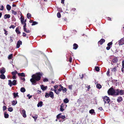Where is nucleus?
<instances>
[{
  "mask_svg": "<svg viewBox=\"0 0 124 124\" xmlns=\"http://www.w3.org/2000/svg\"><path fill=\"white\" fill-rule=\"evenodd\" d=\"M41 74L40 73H38L33 75L32 78H31L30 81L33 85H35L37 84L36 81H39L40 79Z\"/></svg>",
  "mask_w": 124,
  "mask_h": 124,
  "instance_id": "f257e3e1",
  "label": "nucleus"
},
{
  "mask_svg": "<svg viewBox=\"0 0 124 124\" xmlns=\"http://www.w3.org/2000/svg\"><path fill=\"white\" fill-rule=\"evenodd\" d=\"M115 92V89L111 87L108 90V93L109 95H114Z\"/></svg>",
  "mask_w": 124,
  "mask_h": 124,
  "instance_id": "f03ea898",
  "label": "nucleus"
},
{
  "mask_svg": "<svg viewBox=\"0 0 124 124\" xmlns=\"http://www.w3.org/2000/svg\"><path fill=\"white\" fill-rule=\"evenodd\" d=\"M103 100L105 104L106 103H108L110 101L109 98L106 96H105L104 97Z\"/></svg>",
  "mask_w": 124,
  "mask_h": 124,
  "instance_id": "7ed1b4c3",
  "label": "nucleus"
},
{
  "mask_svg": "<svg viewBox=\"0 0 124 124\" xmlns=\"http://www.w3.org/2000/svg\"><path fill=\"white\" fill-rule=\"evenodd\" d=\"M67 106V105L65 104H62L60 106V111H64V109Z\"/></svg>",
  "mask_w": 124,
  "mask_h": 124,
  "instance_id": "20e7f679",
  "label": "nucleus"
},
{
  "mask_svg": "<svg viewBox=\"0 0 124 124\" xmlns=\"http://www.w3.org/2000/svg\"><path fill=\"white\" fill-rule=\"evenodd\" d=\"M118 43L120 45H122L124 44V38H122L118 41Z\"/></svg>",
  "mask_w": 124,
  "mask_h": 124,
  "instance_id": "39448f33",
  "label": "nucleus"
},
{
  "mask_svg": "<svg viewBox=\"0 0 124 124\" xmlns=\"http://www.w3.org/2000/svg\"><path fill=\"white\" fill-rule=\"evenodd\" d=\"M113 59L112 60V61L114 63H116L118 61V58L115 56H112Z\"/></svg>",
  "mask_w": 124,
  "mask_h": 124,
  "instance_id": "423d86ee",
  "label": "nucleus"
},
{
  "mask_svg": "<svg viewBox=\"0 0 124 124\" xmlns=\"http://www.w3.org/2000/svg\"><path fill=\"white\" fill-rule=\"evenodd\" d=\"M105 41V40L103 39H101V40L99 41L98 42V44L99 46V45H102L103 43H104Z\"/></svg>",
  "mask_w": 124,
  "mask_h": 124,
  "instance_id": "0eeeda50",
  "label": "nucleus"
},
{
  "mask_svg": "<svg viewBox=\"0 0 124 124\" xmlns=\"http://www.w3.org/2000/svg\"><path fill=\"white\" fill-rule=\"evenodd\" d=\"M21 113L24 117L25 118L26 117V114L25 111L24 109H23L22 110Z\"/></svg>",
  "mask_w": 124,
  "mask_h": 124,
  "instance_id": "6e6552de",
  "label": "nucleus"
},
{
  "mask_svg": "<svg viewBox=\"0 0 124 124\" xmlns=\"http://www.w3.org/2000/svg\"><path fill=\"white\" fill-rule=\"evenodd\" d=\"M22 42L20 40L18 41L17 42L16 45V47L17 48H19L20 46V45H21Z\"/></svg>",
  "mask_w": 124,
  "mask_h": 124,
  "instance_id": "1a4fd4ad",
  "label": "nucleus"
},
{
  "mask_svg": "<svg viewBox=\"0 0 124 124\" xmlns=\"http://www.w3.org/2000/svg\"><path fill=\"white\" fill-rule=\"evenodd\" d=\"M49 95L52 99H53L54 98V94L53 92L52 91L50 92L49 93Z\"/></svg>",
  "mask_w": 124,
  "mask_h": 124,
  "instance_id": "9d476101",
  "label": "nucleus"
},
{
  "mask_svg": "<svg viewBox=\"0 0 124 124\" xmlns=\"http://www.w3.org/2000/svg\"><path fill=\"white\" fill-rule=\"evenodd\" d=\"M119 95H122L124 94V90L119 89Z\"/></svg>",
  "mask_w": 124,
  "mask_h": 124,
  "instance_id": "9b49d317",
  "label": "nucleus"
},
{
  "mask_svg": "<svg viewBox=\"0 0 124 124\" xmlns=\"http://www.w3.org/2000/svg\"><path fill=\"white\" fill-rule=\"evenodd\" d=\"M6 71L5 69L4 68H2L0 71V73L1 74H4Z\"/></svg>",
  "mask_w": 124,
  "mask_h": 124,
  "instance_id": "f8f14e48",
  "label": "nucleus"
},
{
  "mask_svg": "<svg viewBox=\"0 0 124 124\" xmlns=\"http://www.w3.org/2000/svg\"><path fill=\"white\" fill-rule=\"evenodd\" d=\"M119 89H115V94L114 95H119Z\"/></svg>",
  "mask_w": 124,
  "mask_h": 124,
  "instance_id": "ddd939ff",
  "label": "nucleus"
},
{
  "mask_svg": "<svg viewBox=\"0 0 124 124\" xmlns=\"http://www.w3.org/2000/svg\"><path fill=\"white\" fill-rule=\"evenodd\" d=\"M13 94L14 96V98H16L17 97L18 98L19 97V96L18 95V93H13Z\"/></svg>",
  "mask_w": 124,
  "mask_h": 124,
  "instance_id": "4468645a",
  "label": "nucleus"
},
{
  "mask_svg": "<svg viewBox=\"0 0 124 124\" xmlns=\"http://www.w3.org/2000/svg\"><path fill=\"white\" fill-rule=\"evenodd\" d=\"M43 102L42 101H40L39 102L37 105V107H41L42 106Z\"/></svg>",
  "mask_w": 124,
  "mask_h": 124,
  "instance_id": "2eb2a0df",
  "label": "nucleus"
},
{
  "mask_svg": "<svg viewBox=\"0 0 124 124\" xmlns=\"http://www.w3.org/2000/svg\"><path fill=\"white\" fill-rule=\"evenodd\" d=\"M122 97H119L117 99V101L118 102H120L122 101Z\"/></svg>",
  "mask_w": 124,
  "mask_h": 124,
  "instance_id": "dca6fc26",
  "label": "nucleus"
},
{
  "mask_svg": "<svg viewBox=\"0 0 124 124\" xmlns=\"http://www.w3.org/2000/svg\"><path fill=\"white\" fill-rule=\"evenodd\" d=\"M13 106L15 105L17 103V101L16 100V101H13L11 102Z\"/></svg>",
  "mask_w": 124,
  "mask_h": 124,
  "instance_id": "f3484780",
  "label": "nucleus"
},
{
  "mask_svg": "<svg viewBox=\"0 0 124 124\" xmlns=\"http://www.w3.org/2000/svg\"><path fill=\"white\" fill-rule=\"evenodd\" d=\"M10 17V16L9 14H5L4 16V18L5 19L7 18H9Z\"/></svg>",
  "mask_w": 124,
  "mask_h": 124,
  "instance_id": "a211bd4d",
  "label": "nucleus"
},
{
  "mask_svg": "<svg viewBox=\"0 0 124 124\" xmlns=\"http://www.w3.org/2000/svg\"><path fill=\"white\" fill-rule=\"evenodd\" d=\"M0 77L2 79H4L5 78V76L4 74H1L0 75Z\"/></svg>",
  "mask_w": 124,
  "mask_h": 124,
  "instance_id": "6ab92c4d",
  "label": "nucleus"
},
{
  "mask_svg": "<svg viewBox=\"0 0 124 124\" xmlns=\"http://www.w3.org/2000/svg\"><path fill=\"white\" fill-rule=\"evenodd\" d=\"M47 87V86H44L43 85H42L41 86V88L43 91H44L46 89Z\"/></svg>",
  "mask_w": 124,
  "mask_h": 124,
  "instance_id": "aec40b11",
  "label": "nucleus"
},
{
  "mask_svg": "<svg viewBox=\"0 0 124 124\" xmlns=\"http://www.w3.org/2000/svg\"><path fill=\"white\" fill-rule=\"evenodd\" d=\"M18 76L21 77H24L25 76V74L23 73H18L17 74Z\"/></svg>",
  "mask_w": 124,
  "mask_h": 124,
  "instance_id": "412c9836",
  "label": "nucleus"
},
{
  "mask_svg": "<svg viewBox=\"0 0 124 124\" xmlns=\"http://www.w3.org/2000/svg\"><path fill=\"white\" fill-rule=\"evenodd\" d=\"M73 49H76L78 47V45L76 44L75 43L73 45Z\"/></svg>",
  "mask_w": 124,
  "mask_h": 124,
  "instance_id": "4be33fe9",
  "label": "nucleus"
},
{
  "mask_svg": "<svg viewBox=\"0 0 124 124\" xmlns=\"http://www.w3.org/2000/svg\"><path fill=\"white\" fill-rule=\"evenodd\" d=\"M7 9L8 11H9L10 10L11 8V7L9 5H7L6 6Z\"/></svg>",
  "mask_w": 124,
  "mask_h": 124,
  "instance_id": "5701e85b",
  "label": "nucleus"
},
{
  "mask_svg": "<svg viewBox=\"0 0 124 124\" xmlns=\"http://www.w3.org/2000/svg\"><path fill=\"white\" fill-rule=\"evenodd\" d=\"M89 113L90 114H93V113H95L94 112V109H92L89 111Z\"/></svg>",
  "mask_w": 124,
  "mask_h": 124,
  "instance_id": "b1692460",
  "label": "nucleus"
},
{
  "mask_svg": "<svg viewBox=\"0 0 124 124\" xmlns=\"http://www.w3.org/2000/svg\"><path fill=\"white\" fill-rule=\"evenodd\" d=\"M8 81V85H9L10 87H11L12 85V82L10 80H9Z\"/></svg>",
  "mask_w": 124,
  "mask_h": 124,
  "instance_id": "393cba45",
  "label": "nucleus"
},
{
  "mask_svg": "<svg viewBox=\"0 0 124 124\" xmlns=\"http://www.w3.org/2000/svg\"><path fill=\"white\" fill-rule=\"evenodd\" d=\"M32 117L36 120L38 118V116L37 115H35L34 116H32Z\"/></svg>",
  "mask_w": 124,
  "mask_h": 124,
  "instance_id": "a878e982",
  "label": "nucleus"
},
{
  "mask_svg": "<svg viewBox=\"0 0 124 124\" xmlns=\"http://www.w3.org/2000/svg\"><path fill=\"white\" fill-rule=\"evenodd\" d=\"M21 91L23 93L25 91V89L23 87H22L20 89Z\"/></svg>",
  "mask_w": 124,
  "mask_h": 124,
  "instance_id": "bb28decb",
  "label": "nucleus"
},
{
  "mask_svg": "<svg viewBox=\"0 0 124 124\" xmlns=\"http://www.w3.org/2000/svg\"><path fill=\"white\" fill-rule=\"evenodd\" d=\"M27 17L28 19H30L31 17V14L30 13H28L27 14Z\"/></svg>",
  "mask_w": 124,
  "mask_h": 124,
  "instance_id": "cd10ccee",
  "label": "nucleus"
},
{
  "mask_svg": "<svg viewBox=\"0 0 124 124\" xmlns=\"http://www.w3.org/2000/svg\"><path fill=\"white\" fill-rule=\"evenodd\" d=\"M69 101L67 98H65L63 100V102L65 103H67Z\"/></svg>",
  "mask_w": 124,
  "mask_h": 124,
  "instance_id": "c85d7f7f",
  "label": "nucleus"
},
{
  "mask_svg": "<svg viewBox=\"0 0 124 124\" xmlns=\"http://www.w3.org/2000/svg\"><path fill=\"white\" fill-rule=\"evenodd\" d=\"M17 73V72L16 70H15L13 72H12V75H16Z\"/></svg>",
  "mask_w": 124,
  "mask_h": 124,
  "instance_id": "c756f323",
  "label": "nucleus"
},
{
  "mask_svg": "<svg viewBox=\"0 0 124 124\" xmlns=\"http://www.w3.org/2000/svg\"><path fill=\"white\" fill-rule=\"evenodd\" d=\"M96 87L98 89H100L101 87V85L99 84H97L96 85Z\"/></svg>",
  "mask_w": 124,
  "mask_h": 124,
  "instance_id": "7c9ffc66",
  "label": "nucleus"
},
{
  "mask_svg": "<svg viewBox=\"0 0 124 124\" xmlns=\"http://www.w3.org/2000/svg\"><path fill=\"white\" fill-rule=\"evenodd\" d=\"M16 31L17 34H19L20 33V32L19 31L18 28H17L16 29Z\"/></svg>",
  "mask_w": 124,
  "mask_h": 124,
  "instance_id": "2f4dec72",
  "label": "nucleus"
},
{
  "mask_svg": "<svg viewBox=\"0 0 124 124\" xmlns=\"http://www.w3.org/2000/svg\"><path fill=\"white\" fill-rule=\"evenodd\" d=\"M4 116L5 118H7L8 117L9 115L8 114L5 113H4Z\"/></svg>",
  "mask_w": 124,
  "mask_h": 124,
  "instance_id": "473e14b6",
  "label": "nucleus"
},
{
  "mask_svg": "<svg viewBox=\"0 0 124 124\" xmlns=\"http://www.w3.org/2000/svg\"><path fill=\"white\" fill-rule=\"evenodd\" d=\"M62 90L63 93H65L67 91V89L66 88L63 87V88H62Z\"/></svg>",
  "mask_w": 124,
  "mask_h": 124,
  "instance_id": "72a5a7b5",
  "label": "nucleus"
},
{
  "mask_svg": "<svg viewBox=\"0 0 124 124\" xmlns=\"http://www.w3.org/2000/svg\"><path fill=\"white\" fill-rule=\"evenodd\" d=\"M13 56V54H11L9 55L8 57V59L10 60L11 59L12 57Z\"/></svg>",
  "mask_w": 124,
  "mask_h": 124,
  "instance_id": "f704fd0d",
  "label": "nucleus"
},
{
  "mask_svg": "<svg viewBox=\"0 0 124 124\" xmlns=\"http://www.w3.org/2000/svg\"><path fill=\"white\" fill-rule=\"evenodd\" d=\"M8 110L10 112H12L13 110V108L11 107H10L8 108Z\"/></svg>",
  "mask_w": 124,
  "mask_h": 124,
  "instance_id": "c9c22d12",
  "label": "nucleus"
},
{
  "mask_svg": "<svg viewBox=\"0 0 124 124\" xmlns=\"http://www.w3.org/2000/svg\"><path fill=\"white\" fill-rule=\"evenodd\" d=\"M38 23L35 21H33L32 22V24H31V25L32 26L38 24Z\"/></svg>",
  "mask_w": 124,
  "mask_h": 124,
  "instance_id": "e433bc0d",
  "label": "nucleus"
},
{
  "mask_svg": "<svg viewBox=\"0 0 124 124\" xmlns=\"http://www.w3.org/2000/svg\"><path fill=\"white\" fill-rule=\"evenodd\" d=\"M16 81L15 80H14L12 82V85H14L16 84Z\"/></svg>",
  "mask_w": 124,
  "mask_h": 124,
  "instance_id": "4c0bfd02",
  "label": "nucleus"
},
{
  "mask_svg": "<svg viewBox=\"0 0 124 124\" xmlns=\"http://www.w3.org/2000/svg\"><path fill=\"white\" fill-rule=\"evenodd\" d=\"M95 69L96 71H99L100 69L99 67L97 66H96L95 67Z\"/></svg>",
  "mask_w": 124,
  "mask_h": 124,
  "instance_id": "58836bf2",
  "label": "nucleus"
},
{
  "mask_svg": "<svg viewBox=\"0 0 124 124\" xmlns=\"http://www.w3.org/2000/svg\"><path fill=\"white\" fill-rule=\"evenodd\" d=\"M57 16L58 17L60 18L61 17V16L60 13L59 12H58L57 14Z\"/></svg>",
  "mask_w": 124,
  "mask_h": 124,
  "instance_id": "ea45409f",
  "label": "nucleus"
},
{
  "mask_svg": "<svg viewBox=\"0 0 124 124\" xmlns=\"http://www.w3.org/2000/svg\"><path fill=\"white\" fill-rule=\"evenodd\" d=\"M54 92L57 94H59L60 93L59 92L58 90L56 89L54 90Z\"/></svg>",
  "mask_w": 124,
  "mask_h": 124,
  "instance_id": "a19ab883",
  "label": "nucleus"
},
{
  "mask_svg": "<svg viewBox=\"0 0 124 124\" xmlns=\"http://www.w3.org/2000/svg\"><path fill=\"white\" fill-rule=\"evenodd\" d=\"M61 114H60L58 115L57 116V119H58L60 118H61Z\"/></svg>",
  "mask_w": 124,
  "mask_h": 124,
  "instance_id": "79ce46f5",
  "label": "nucleus"
},
{
  "mask_svg": "<svg viewBox=\"0 0 124 124\" xmlns=\"http://www.w3.org/2000/svg\"><path fill=\"white\" fill-rule=\"evenodd\" d=\"M49 93H46L45 95V97L46 98H48L49 97Z\"/></svg>",
  "mask_w": 124,
  "mask_h": 124,
  "instance_id": "37998d69",
  "label": "nucleus"
},
{
  "mask_svg": "<svg viewBox=\"0 0 124 124\" xmlns=\"http://www.w3.org/2000/svg\"><path fill=\"white\" fill-rule=\"evenodd\" d=\"M21 22H22L23 21H24V18L23 17V16H21L20 18Z\"/></svg>",
  "mask_w": 124,
  "mask_h": 124,
  "instance_id": "c03bdc74",
  "label": "nucleus"
},
{
  "mask_svg": "<svg viewBox=\"0 0 124 124\" xmlns=\"http://www.w3.org/2000/svg\"><path fill=\"white\" fill-rule=\"evenodd\" d=\"M12 13L14 15H16L17 14L16 12L13 10H12Z\"/></svg>",
  "mask_w": 124,
  "mask_h": 124,
  "instance_id": "a18cd8bd",
  "label": "nucleus"
},
{
  "mask_svg": "<svg viewBox=\"0 0 124 124\" xmlns=\"http://www.w3.org/2000/svg\"><path fill=\"white\" fill-rule=\"evenodd\" d=\"M116 67H115L113 68H112V70L114 71H115L116 70Z\"/></svg>",
  "mask_w": 124,
  "mask_h": 124,
  "instance_id": "49530a36",
  "label": "nucleus"
},
{
  "mask_svg": "<svg viewBox=\"0 0 124 124\" xmlns=\"http://www.w3.org/2000/svg\"><path fill=\"white\" fill-rule=\"evenodd\" d=\"M4 31L5 32V33H4L6 35H7L8 34V33H7L8 32V31L6 30V29H3Z\"/></svg>",
  "mask_w": 124,
  "mask_h": 124,
  "instance_id": "de8ad7c7",
  "label": "nucleus"
},
{
  "mask_svg": "<svg viewBox=\"0 0 124 124\" xmlns=\"http://www.w3.org/2000/svg\"><path fill=\"white\" fill-rule=\"evenodd\" d=\"M112 44V42H110L108 43L107 45L109 47V46H110Z\"/></svg>",
  "mask_w": 124,
  "mask_h": 124,
  "instance_id": "09e8293b",
  "label": "nucleus"
},
{
  "mask_svg": "<svg viewBox=\"0 0 124 124\" xmlns=\"http://www.w3.org/2000/svg\"><path fill=\"white\" fill-rule=\"evenodd\" d=\"M15 26H14V25H11V26L9 27V28L10 29L11 28L14 29L15 28Z\"/></svg>",
  "mask_w": 124,
  "mask_h": 124,
  "instance_id": "8fccbe9b",
  "label": "nucleus"
},
{
  "mask_svg": "<svg viewBox=\"0 0 124 124\" xmlns=\"http://www.w3.org/2000/svg\"><path fill=\"white\" fill-rule=\"evenodd\" d=\"M27 96L28 97L29 99H30L31 97H32V95H30V94H28L27 95Z\"/></svg>",
  "mask_w": 124,
  "mask_h": 124,
  "instance_id": "3c124183",
  "label": "nucleus"
},
{
  "mask_svg": "<svg viewBox=\"0 0 124 124\" xmlns=\"http://www.w3.org/2000/svg\"><path fill=\"white\" fill-rule=\"evenodd\" d=\"M63 88V86H61V88H59L58 90L59 92H61L62 90V88Z\"/></svg>",
  "mask_w": 124,
  "mask_h": 124,
  "instance_id": "603ef678",
  "label": "nucleus"
},
{
  "mask_svg": "<svg viewBox=\"0 0 124 124\" xmlns=\"http://www.w3.org/2000/svg\"><path fill=\"white\" fill-rule=\"evenodd\" d=\"M72 85H69V88L70 90L72 89Z\"/></svg>",
  "mask_w": 124,
  "mask_h": 124,
  "instance_id": "864d4df0",
  "label": "nucleus"
},
{
  "mask_svg": "<svg viewBox=\"0 0 124 124\" xmlns=\"http://www.w3.org/2000/svg\"><path fill=\"white\" fill-rule=\"evenodd\" d=\"M109 69L108 71H107V76H109Z\"/></svg>",
  "mask_w": 124,
  "mask_h": 124,
  "instance_id": "5fc2aeb1",
  "label": "nucleus"
},
{
  "mask_svg": "<svg viewBox=\"0 0 124 124\" xmlns=\"http://www.w3.org/2000/svg\"><path fill=\"white\" fill-rule=\"evenodd\" d=\"M48 81V79L46 78H45L43 80V81L44 82H47Z\"/></svg>",
  "mask_w": 124,
  "mask_h": 124,
  "instance_id": "6e6d98bb",
  "label": "nucleus"
},
{
  "mask_svg": "<svg viewBox=\"0 0 124 124\" xmlns=\"http://www.w3.org/2000/svg\"><path fill=\"white\" fill-rule=\"evenodd\" d=\"M3 110H5L6 109V107L5 106H3Z\"/></svg>",
  "mask_w": 124,
  "mask_h": 124,
  "instance_id": "4d7b16f0",
  "label": "nucleus"
},
{
  "mask_svg": "<svg viewBox=\"0 0 124 124\" xmlns=\"http://www.w3.org/2000/svg\"><path fill=\"white\" fill-rule=\"evenodd\" d=\"M4 7L3 5L1 6V7L0 8V10H3Z\"/></svg>",
  "mask_w": 124,
  "mask_h": 124,
  "instance_id": "13d9d810",
  "label": "nucleus"
},
{
  "mask_svg": "<svg viewBox=\"0 0 124 124\" xmlns=\"http://www.w3.org/2000/svg\"><path fill=\"white\" fill-rule=\"evenodd\" d=\"M61 118L62 119H63L65 118V116H62Z\"/></svg>",
  "mask_w": 124,
  "mask_h": 124,
  "instance_id": "bf43d9fd",
  "label": "nucleus"
},
{
  "mask_svg": "<svg viewBox=\"0 0 124 124\" xmlns=\"http://www.w3.org/2000/svg\"><path fill=\"white\" fill-rule=\"evenodd\" d=\"M58 87V85H56L54 86V88H55V89L57 88Z\"/></svg>",
  "mask_w": 124,
  "mask_h": 124,
  "instance_id": "052dcab7",
  "label": "nucleus"
},
{
  "mask_svg": "<svg viewBox=\"0 0 124 124\" xmlns=\"http://www.w3.org/2000/svg\"><path fill=\"white\" fill-rule=\"evenodd\" d=\"M72 58L70 57L69 59V61L70 62H72Z\"/></svg>",
  "mask_w": 124,
  "mask_h": 124,
  "instance_id": "680f3d73",
  "label": "nucleus"
},
{
  "mask_svg": "<svg viewBox=\"0 0 124 124\" xmlns=\"http://www.w3.org/2000/svg\"><path fill=\"white\" fill-rule=\"evenodd\" d=\"M16 75H13L12 78L13 79H16Z\"/></svg>",
  "mask_w": 124,
  "mask_h": 124,
  "instance_id": "e2e57ef3",
  "label": "nucleus"
},
{
  "mask_svg": "<svg viewBox=\"0 0 124 124\" xmlns=\"http://www.w3.org/2000/svg\"><path fill=\"white\" fill-rule=\"evenodd\" d=\"M26 34L25 32L23 33V37H26Z\"/></svg>",
  "mask_w": 124,
  "mask_h": 124,
  "instance_id": "0e129e2a",
  "label": "nucleus"
},
{
  "mask_svg": "<svg viewBox=\"0 0 124 124\" xmlns=\"http://www.w3.org/2000/svg\"><path fill=\"white\" fill-rule=\"evenodd\" d=\"M98 109L99 110H103L102 109V107H100Z\"/></svg>",
  "mask_w": 124,
  "mask_h": 124,
  "instance_id": "69168bd1",
  "label": "nucleus"
},
{
  "mask_svg": "<svg viewBox=\"0 0 124 124\" xmlns=\"http://www.w3.org/2000/svg\"><path fill=\"white\" fill-rule=\"evenodd\" d=\"M25 31L27 33H29L30 32V30H25Z\"/></svg>",
  "mask_w": 124,
  "mask_h": 124,
  "instance_id": "338daca9",
  "label": "nucleus"
},
{
  "mask_svg": "<svg viewBox=\"0 0 124 124\" xmlns=\"http://www.w3.org/2000/svg\"><path fill=\"white\" fill-rule=\"evenodd\" d=\"M121 70L122 72L124 73V67H123L122 68Z\"/></svg>",
  "mask_w": 124,
  "mask_h": 124,
  "instance_id": "774afa93",
  "label": "nucleus"
}]
</instances>
